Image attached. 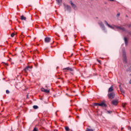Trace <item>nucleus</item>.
Listing matches in <instances>:
<instances>
[{
    "instance_id": "obj_2",
    "label": "nucleus",
    "mask_w": 131,
    "mask_h": 131,
    "mask_svg": "<svg viewBox=\"0 0 131 131\" xmlns=\"http://www.w3.org/2000/svg\"><path fill=\"white\" fill-rule=\"evenodd\" d=\"M109 99H114L115 97V93L114 92L110 93L108 94Z\"/></svg>"
},
{
    "instance_id": "obj_11",
    "label": "nucleus",
    "mask_w": 131,
    "mask_h": 131,
    "mask_svg": "<svg viewBox=\"0 0 131 131\" xmlns=\"http://www.w3.org/2000/svg\"><path fill=\"white\" fill-rule=\"evenodd\" d=\"M113 91H114V88L113 87V86L112 85V86L109 88L108 92V93H110V92H113Z\"/></svg>"
},
{
    "instance_id": "obj_23",
    "label": "nucleus",
    "mask_w": 131,
    "mask_h": 131,
    "mask_svg": "<svg viewBox=\"0 0 131 131\" xmlns=\"http://www.w3.org/2000/svg\"><path fill=\"white\" fill-rule=\"evenodd\" d=\"M119 16H120V12H118L117 14V17L118 18V17H119Z\"/></svg>"
},
{
    "instance_id": "obj_5",
    "label": "nucleus",
    "mask_w": 131,
    "mask_h": 131,
    "mask_svg": "<svg viewBox=\"0 0 131 131\" xmlns=\"http://www.w3.org/2000/svg\"><path fill=\"white\" fill-rule=\"evenodd\" d=\"M64 9H66L67 11H71V7L69 5H64Z\"/></svg>"
},
{
    "instance_id": "obj_10",
    "label": "nucleus",
    "mask_w": 131,
    "mask_h": 131,
    "mask_svg": "<svg viewBox=\"0 0 131 131\" xmlns=\"http://www.w3.org/2000/svg\"><path fill=\"white\" fill-rule=\"evenodd\" d=\"M124 42H125V45L126 46H127V45L128 44V41L127 40V39L126 38V37H124Z\"/></svg>"
},
{
    "instance_id": "obj_32",
    "label": "nucleus",
    "mask_w": 131,
    "mask_h": 131,
    "mask_svg": "<svg viewBox=\"0 0 131 131\" xmlns=\"http://www.w3.org/2000/svg\"><path fill=\"white\" fill-rule=\"evenodd\" d=\"M27 99H28V95H27Z\"/></svg>"
},
{
    "instance_id": "obj_29",
    "label": "nucleus",
    "mask_w": 131,
    "mask_h": 131,
    "mask_svg": "<svg viewBox=\"0 0 131 131\" xmlns=\"http://www.w3.org/2000/svg\"><path fill=\"white\" fill-rule=\"evenodd\" d=\"M97 61L98 62H99V63H100V62H101V61H100V60H99V59H97Z\"/></svg>"
},
{
    "instance_id": "obj_13",
    "label": "nucleus",
    "mask_w": 131,
    "mask_h": 131,
    "mask_svg": "<svg viewBox=\"0 0 131 131\" xmlns=\"http://www.w3.org/2000/svg\"><path fill=\"white\" fill-rule=\"evenodd\" d=\"M98 24L100 26V27H102V28H105V26H104V24L102 21L99 22Z\"/></svg>"
},
{
    "instance_id": "obj_16",
    "label": "nucleus",
    "mask_w": 131,
    "mask_h": 131,
    "mask_svg": "<svg viewBox=\"0 0 131 131\" xmlns=\"http://www.w3.org/2000/svg\"><path fill=\"white\" fill-rule=\"evenodd\" d=\"M120 30H122V31H126V29H125L124 27H121Z\"/></svg>"
},
{
    "instance_id": "obj_19",
    "label": "nucleus",
    "mask_w": 131,
    "mask_h": 131,
    "mask_svg": "<svg viewBox=\"0 0 131 131\" xmlns=\"http://www.w3.org/2000/svg\"><path fill=\"white\" fill-rule=\"evenodd\" d=\"M108 27H110V28H111L112 29H115L114 27L110 25H108Z\"/></svg>"
},
{
    "instance_id": "obj_33",
    "label": "nucleus",
    "mask_w": 131,
    "mask_h": 131,
    "mask_svg": "<svg viewBox=\"0 0 131 131\" xmlns=\"http://www.w3.org/2000/svg\"><path fill=\"white\" fill-rule=\"evenodd\" d=\"M111 1V2H114V0H110Z\"/></svg>"
},
{
    "instance_id": "obj_7",
    "label": "nucleus",
    "mask_w": 131,
    "mask_h": 131,
    "mask_svg": "<svg viewBox=\"0 0 131 131\" xmlns=\"http://www.w3.org/2000/svg\"><path fill=\"white\" fill-rule=\"evenodd\" d=\"M50 41H51V38L47 37L45 38V42L47 43L50 42Z\"/></svg>"
},
{
    "instance_id": "obj_14",
    "label": "nucleus",
    "mask_w": 131,
    "mask_h": 131,
    "mask_svg": "<svg viewBox=\"0 0 131 131\" xmlns=\"http://www.w3.org/2000/svg\"><path fill=\"white\" fill-rule=\"evenodd\" d=\"M120 92H121L122 95H123V96H124V91L123 90V89H121L120 87Z\"/></svg>"
},
{
    "instance_id": "obj_35",
    "label": "nucleus",
    "mask_w": 131,
    "mask_h": 131,
    "mask_svg": "<svg viewBox=\"0 0 131 131\" xmlns=\"http://www.w3.org/2000/svg\"><path fill=\"white\" fill-rule=\"evenodd\" d=\"M130 26H131V25H129V27H130Z\"/></svg>"
},
{
    "instance_id": "obj_30",
    "label": "nucleus",
    "mask_w": 131,
    "mask_h": 131,
    "mask_svg": "<svg viewBox=\"0 0 131 131\" xmlns=\"http://www.w3.org/2000/svg\"><path fill=\"white\" fill-rule=\"evenodd\" d=\"M107 112H108V113H109V114L112 113V111H108Z\"/></svg>"
},
{
    "instance_id": "obj_12",
    "label": "nucleus",
    "mask_w": 131,
    "mask_h": 131,
    "mask_svg": "<svg viewBox=\"0 0 131 131\" xmlns=\"http://www.w3.org/2000/svg\"><path fill=\"white\" fill-rule=\"evenodd\" d=\"M113 105H117L118 104V101L117 100H114L112 101Z\"/></svg>"
},
{
    "instance_id": "obj_24",
    "label": "nucleus",
    "mask_w": 131,
    "mask_h": 131,
    "mask_svg": "<svg viewBox=\"0 0 131 131\" xmlns=\"http://www.w3.org/2000/svg\"><path fill=\"white\" fill-rule=\"evenodd\" d=\"M104 23L108 26V25H110L109 24H108V22L107 21L104 20Z\"/></svg>"
},
{
    "instance_id": "obj_27",
    "label": "nucleus",
    "mask_w": 131,
    "mask_h": 131,
    "mask_svg": "<svg viewBox=\"0 0 131 131\" xmlns=\"http://www.w3.org/2000/svg\"><path fill=\"white\" fill-rule=\"evenodd\" d=\"M6 94H10V91L8 90H6Z\"/></svg>"
},
{
    "instance_id": "obj_38",
    "label": "nucleus",
    "mask_w": 131,
    "mask_h": 131,
    "mask_svg": "<svg viewBox=\"0 0 131 131\" xmlns=\"http://www.w3.org/2000/svg\"><path fill=\"white\" fill-rule=\"evenodd\" d=\"M130 76H131V74H130Z\"/></svg>"
},
{
    "instance_id": "obj_1",
    "label": "nucleus",
    "mask_w": 131,
    "mask_h": 131,
    "mask_svg": "<svg viewBox=\"0 0 131 131\" xmlns=\"http://www.w3.org/2000/svg\"><path fill=\"white\" fill-rule=\"evenodd\" d=\"M122 57L124 63H127L126 60V52H125V49L123 48L122 50Z\"/></svg>"
},
{
    "instance_id": "obj_25",
    "label": "nucleus",
    "mask_w": 131,
    "mask_h": 131,
    "mask_svg": "<svg viewBox=\"0 0 131 131\" xmlns=\"http://www.w3.org/2000/svg\"><path fill=\"white\" fill-rule=\"evenodd\" d=\"M14 35H15V33H12V34H11V37H13Z\"/></svg>"
},
{
    "instance_id": "obj_6",
    "label": "nucleus",
    "mask_w": 131,
    "mask_h": 131,
    "mask_svg": "<svg viewBox=\"0 0 131 131\" xmlns=\"http://www.w3.org/2000/svg\"><path fill=\"white\" fill-rule=\"evenodd\" d=\"M41 92H44V93H46L47 94H49L50 93V90L48 89H45V88H41Z\"/></svg>"
},
{
    "instance_id": "obj_9",
    "label": "nucleus",
    "mask_w": 131,
    "mask_h": 131,
    "mask_svg": "<svg viewBox=\"0 0 131 131\" xmlns=\"http://www.w3.org/2000/svg\"><path fill=\"white\" fill-rule=\"evenodd\" d=\"M98 106L100 107H106V104L104 102H101L100 103H98Z\"/></svg>"
},
{
    "instance_id": "obj_37",
    "label": "nucleus",
    "mask_w": 131,
    "mask_h": 131,
    "mask_svg": "<svg viewBox=\"0 0 131 131\" xmlns=\"http://www.w3.org/2000/svg\"><path fill=\"white\" fill-rule=\"evenodd\" d=\"M60 2H62V0H60Z\"/></svg>"
},
{
    "instance_id": "obj_36",
    "label": "nucleus",
    "mask_w": 131,
    "mask_h": 131,
    "mask_svg": "<svg viewBox=\"0 0 131 131\" xmlns=\"http://www.w3.org/2000/svg\"><path fill=\"white\" fill-rule=\"evenodd\" d=\"M126 17H128V16H127V15H126Z\"/></svg>"
},
{
    "instance_id": "obj_8",
    "label": "nucleus",
    "mask_w": 131,
    "mask_h": 131,
    "mask_svg": "<svg viewBox=\"0 0 131 131\" xmlns=\"http://www.w3.org/2000/svg\"><path fill=\"white\" fill-rule=\"evenodd\" d=\"M71 5L72 8H73L74 9V10H76V9H77V8L76 7V5H75V4L73 3L72 1H71Z\"/></svg>"
},
{
    "instance_id": "obj_3",
    "label": "nucleus",
    "mask_w": 131,
    "mask_h": 131,
    "mask_svg": "<svg viewBox=\"0 0 131 131\" xmlns=\"http://www.w3.org/2000/svg\"><path fill=\"white\" fill-rule=\"evenodd\" d=\"M31 69H32V67H26L25 69H24V71L25 72V73H27V72H28V71L30 72L31 71Z\"/></svg>"
},
{
    "instance_id": "obj_31",
    "label": "nucleus",
    "mask_w": 131,
    "mask_h": 131,
    "mask_svg": "<svg viewBox=\"0 0 131 131\" xmlns=\"http://www.w3.org/2000/svg\"><path fill=\"white\" fill-rule=\"evenodd\" d=\"M4 64H5V65H7V66H8V63H4Z\"/></svg>"
},
{
    "instance_id": "obj_21",
    "label": "nucleus",
    "mask_w": 131,
    "mask_h": 131,
    "mask_svg": "<svg viewBox=\"0 0 131 131\" xmlns=\"http://www.w3.org/2000/svg\"><path fill=\"white\" fill-rule=\"evenodd\" d=\"M65 129L66 131H69V126L66 127Z\"/></svg>"
},
{
    "instance_id": "obj_20",
    "label": "nucleus",
    "mask_w": 131,
    "mask_h": 131,
    "mask_svg": "<svg viewBox=\"0 0 131 131\" xmlns=\"http://www.w3.org/2000/svg\"><path fill=\"white\" fill-rule=\"evenodd\" d=\"M86 131H94V129L87 128Z\"/></svg>"
},
{
    "instance_id": "obj_4",
    "label": "nucleus",
    "mask_w": 131,
    "mask_h": 131,
    "mask_svg": "<svg viewBox=\"0 0 131 131\" xmlns=\"http://www.w3.org/2000/svg\"><path fill=\"white\" fill-rule=\"evenodd\" d=\"M63 71H64V72H67V71H73V69L70 67L65 68L63 69Z\"/></svg>"
},
{
    "instance_id": "obj_18",
    "label": "nucleus",
    "mask_w": 131,
    "mask_h": 131,
    "mask_svg": "<svg viewBox=\"0 0 131 131\" xmlns=\"http://www.w3.org/2000/svg\"><path fill=\"white\" fill-rule=\"evenodd\" d=\"M33 108L34 109H35V110L38 109V106H37V105H34V106H33Z\"/></svg>"
},
{
    "instance_id": "obj_26",
    "label": "nucleus",
    "mask_w": 131,
    "mask_h": 131,
    "mask_svg": "<svg viewBox=\"0 0 131 131\" xmlns=\"http://www.w3.org/2000/svg\"><path fill=\"white\" fill-rule=\"evenodd\" d=\"M94 106H99V103H94Z\"/></svg>"
},
{
    "instance_id": "obj_17",
    "label": "nucleus",
    "mask_w": 131,
    "mask_h": 131,
    "mask_svg": "<svg viewBox=\"0 0 131 131\" xmlns=\"http://www.w3.org/2000/svg\"><path fill=\"white\" fill-rule=\"evenodd\" d=\"M114 27L116 28H117V29H121V27H120V26H116V25H115V26H114Z\"/></svg>"
},
{
    "instance_id": "obj_22",
    "label": "nucleus",
    "mask_w": 131,
    "mask_h": 131,
    "mask_svg": "<svg viewBox=\"0 0 131 131\" xmlns=\"http://www.w3.org/2000/svg\"><path fill=\"white\" fill-rule=\"evenodd\" d=\"M56 2L58 5H60V4L61 3V2L59 0H56Z\"/></svg>"
},
{
    "instance_id": "obj_28",
    "label": "nucleus",
    "mask_w": 131,
    "mask_h": 131,
    "mask_svg": "<svg viewBox=\"0 0 131 131\" xmlns=\"http://www.w3.org/2000/svg\"><path fill=\"white\" fill-rule=\"evenodd\" d=\"M33 131H38L37 129L36 128V127L34 128Z\"/></svg>"
},
{
    "instance_id": "obj_15",
    "label": "nucleus",
    "mask_w": 131,
    "mask_h": 131,
    "mask_svg": "<svg viewBox=\"0 0 131 131\" xmlns=\"http://www.w3.org/2000/svg\"><path fill=\"white\" fill-rule=\"evenodd\" d=\"M21 20H26V17H25L24 15H21L20 16Z\"/></svg>"
},
{
    "instance_id": "obj_34",
    "label": "nucleus",
    "mask_w": 131,
    "mask_h": 131,
    "mask_svg": "<svg viewBox=\"0 0 131 131\" xmlns=\"http://www.w3.org/2000/svg\"><path fill=\"white\" fill-rule=\"evenodd\" d=\"M123 108H124V107H125V105H123Z\"/></svg>"
}]
</instances>
